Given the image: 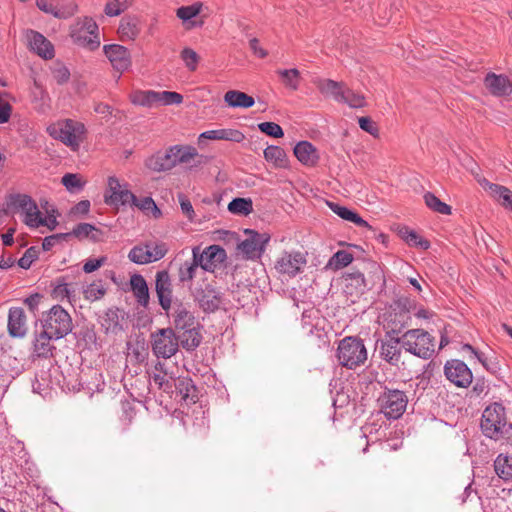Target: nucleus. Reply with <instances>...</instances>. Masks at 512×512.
Here are the masks:
<instances>
[{"mask_svg": "<svg viewBox=\"0 0 512 512\" xmlns=\"http://www.w3.org/2000/svg\"><path fill=\"white\" fill-rule=\"evenodd\" d=\"M172 330L175 331L181 347L186 351H194L202 342L201 325L194 313L183 302L175 303L173 307Z\"/></svg>", "mask_w": 512, "mask_h": 512, "instance_id": "nucleus-1", "label": "nucleus"}, {"mask_svg": "<svg viewBox=\"0 0 512 512\" xmlns=\"http://www.w3.org/2000/svg\"><path fill=\"white\" fill-rule=\"evenodd\" d=\"M198 156L197 149L190 145H173L158 151L145 160V167L153 172H166L177 164H187Z\"/></svg>", "mask_w": 512, "mask_h": 512, "instance_id": "nucleus-2", "label": "nucleus"}, {"mask_svg": "<svg viewBox=\"0 0 512 512\" xmlns=\"http://www.w3.org/2000/svg\"><path fill=\"white\" fill-rule=\"evenodd\" d=\"M480 426L486 437L495 441H512V423L507 422L505 407L500 403L495 402L485 408Z\"/></svg>", "mask_w": 512, "mask_h": 512, "instance_id": "nucleus-3", "label": "nucleus"}, {"mask_svg": "<svg viewBox=\"0 0 512 512\" xmlns=\"http://www.w3.org/2000/svg\"><path fill=\"white\" fill-rule=\"evenodd\" d=\"M403 349L421 359H430L435 353V338L424 329H410L402 334Z\"/></svg>", "mask_w": 512, "mask_h": 512, "instance_id": "nucleus-4", "label": "nucleus"}, {"mask_svg": "<svg viewBox=\"0 0 512 512\" xmlns=\"http://www.w3.org/2000/svg\"><path fill=\"white\" fill-rule=\"evenodd\" d=\"M337 359L343 367L355 369L367 360V351L358 337L348 336L339 342Z\"/></svg>", "mask_w": 512, "mask_h": 512, "instance_id": "nucleus-5", "label": "nucleus"}, {"mask_svg": "<svg viewBox=\"0 0 512 512\" xmlns=\"http://www.w3.org/2000/svg\"><path fill=\"white\" fill-rule=\"evenodd\" d=\"M224 234L237 242V249L242 252L245 259H259L265 251L266 245L270 241L268 233H259L253 229H245L244 234L247 238L239 240L237 233L224 231Z\"/></svg>", "mask_w": 512, "mask_h": 512, "instance_id": "nucleus-6", "label": "nucleus"}, {"mask_svg": "<svg viewBox=\"0 0 512 512\" xmlns=\"http://www.w3.org/2000/svg\"><path fill=\"white\" fill-rule=\"evenodd\" d=\"M412 306L413 302L408 297H400L390 304L389 310L384 314L385 326L389 329L387 336L398 335L409 324Z\"/></svg>", "mask_w": 512, "mask_h": 512, "instance_id": "nucleus-7", "label": "nucleus"}, {"mask_svg": "<svg viewBox=\"0 0 512 512\" xmlns=\"http://www.w3.org/2000/svg\"><path fill=\"white\" fill-rule=\"evenodd\" d=\"M50 136L60 140L73 151H77L84 140L86 128L83 123L66 119L62 123L48 127Z\"/></svg>", "mask_w": 512, "mask_h": 512, "instance_id": "nucleus-8", "label": "nucleus"}, {"mask_svg": "<svg viewBox=\"0 0 512 512\" xmlns=\"http://www.w3.org/2000/svg\"><path fill=\"white\" fill-rule=\"evenodd\" d=\"M42 327L54 339H61L72 331V318L60 305H54L48 312L43 314Z\"/></svg>", "mask_w": 512, "mask_h": 512, "instance_id": "nucleus-9", "label": "nucleus"}, {"mask_svg": "<svg viewBox=\"0 0 512 512\" xmlns=\"http://www.w3.org/2000/svg\"><path fill=\"white\" fill-rule=\"evenodd\" d=\"M153 354L157 358L169 359L176 355L181 346L172 328H160L150 335Z\"/></svg>", "mask_w": 512, "mask_h": 512, "instance_id": "nucleus-10", "label": "nucleus"}, {"mask_svg": "<svg viewBox=\"0 0 512 512\" xmlns=\"http://www.w3.org/2000/svg\"><path fill=\"white\" fill-rule=\"evenodd\" d=\"M380 411L387 419H399L406 410L408 404L407 395L398 389L385 388L378 398Z\"/></svg>", "mask_w": 512, "mask_h": 512, "instance_id": "nucleus-11", "label": "nucleus"}, {"mask_svg": "<svg viewBox=\"0 0 512 512\" xmlns=\"http://www.w3.org/2000/svg\"><path fill=\"white\" fill-rule=\"evenodd\" d=\"M191 295L199 308L205 313H213L222 304V296L216 288L206 280H202L194 288H191Z\"/></svg>", "mask_w": 512, "mask_h": 512, "instance_id": "nucleus-12", "label": "nucleus"}, {"mask_svg": "<svg viewBox=\"0 0 512 512\" xmlns=\"http://www.w3.org/2000/svg\"><path fill=\"white\" fill-rule=\"evenodd\" d=\"M306 264V254L300 251H284L275 261L274 269L281 275L293 278L302 272Z\"/></svg>", "mask_w": 512, "mask_h": 512, "instance_id": "nucleus-13", "label": "nucleus"}, {"mask_svg": "<svg viewBox=\"0 0 512 512\" xmlns=\"http://www.w3.org/2000/svg\"><path fill=\"white\" fill-rule=\"evenodd\" d=\"M192 253V259L198 266L209 272H213L217 264L224 262L227 257L226 251L219 245H211L202 252L199 247H194Z\"/></svg>", "mask_w": 512, "mask_h": 512, "instance_id": "nucleus-14", "label": "nucleus"}, {"mask_svg": "<svg viewBox=\"0 0 512 512\" xmlns=\"http://www.w3.org/2000/svg\"><path fill=\"white\" fill-rule=\"evenodd\" d=\"M446 378L457 387L467 388L473 380L471 369L461 360L452 359L444 366Z\"/></svg>", "mask_w": 512, "mask_h": 512, "instance_id": "nucleus-15", "label": "nucleus"}, {"mask_svg": "<svg viewBox=\"0 0 512 512\" xmlns=\"http://www.w3.org/2000/svg\"><path fill=\"white\" fill-rule=\"evenodd\" d=\"M483 83L487 91L495 97H507L512 93V80L505 74L489 72Z\"/></svg>", "mask_w": 512, "mask_h": 512, "instance_id": "nucleus-16", "label": "nucleus"}, {"mask_svg": "<svg viewBox=\"0 0 512 512\" xmlns=\"http://www.w3.org/2000/svg\"><path fill=\"white\" fill-rule=\"evenodd\" d=\"M155 290L161 308L168 312L172 306V283L169 272L161 270L156 273Z\"/></svg>", "mask_w": 512, "mask_h": 512, "instance_id": "nucleus-17", "label": "nucleus"}, {"mask_svg": "<svg viewBox=\"0 0 512 512\" xmlns=\"http://www.w3.org/2000/svg\"><path fill=\"white\" fill-rule=\"evenodd\" d=\"M106 57L115 70L122 73L131 65V55L129 50L119 44H109L103 47Z\"/></svg>", "mask_w": 512, "mask_h": 512, "instance_id": "nucleus-18", "label": "nucleus"}, {"mask_svg": "<svg viewBox=\"0 0 512 512\" xmlns=\"http://www.w3.org/2000/svg\"><path fill=\"white\" fill-rule=\"evenodd\" d=\"M108 190L110 194L106 193L104 196V201L108 205H125L137 201V197L131 191L121 190L119 180L114 176L108 178Z\"/></svg>", "mask_w": 512, "mask_h": 512, "instance_id": "nucleus-19", "label": "nucleus"}, {"mask_svg": "<svg viewBox=\"0 0 512 512\" xmlns=\"http://www.w3.org/2000/svg\"><path fill=\"white\" fill-rule=\"evenodd\" d=\"M29 47L43 59H52L55 55L53 44L41 33L28 30L26 33Z\"/></svg>", "mask_w": 512, "mask_h": 512, "instance_id": "nucleus-20", "label": "nucleus"}, {"mask_svg": "<svg viewBox=\"0 0 512 512\" xmlns=\"http://www.w3.org/2000/svg\"><path fill=\"white\" fill-rule=\"evenodd\" d=\"M383 340L380 345V355L390 365L397 366L401 360L402 340L400 337H391Z\"/></svg>", "mask_w": 512, "mask_h": 512, "instance_id": "nucleus-21", "label": "nucleus"}, {"mask_svg": "<svg viewBox=\"0 0 512 512\" xmlns=\"http://www.w3.org/2000/svg\"><path fill=\"white\" fill-rule=\"evenodd\" d=\"M295 157L305 166L314 167L319 161L316 147L309 141H300L294 147Z\"/></svg>", "mask_w": 512, "mask_h": 512, "instance_id": "nucleus-22", "label": "nucleus"}, {"mask_svg": "<svg viewBox=\"0 0 512 512\" xmlns=\"http://www.w3.org/2000/svg\"><path fill=\"white\" fill-rule=\"evenodd\" d=\"M26 317L24 310L13 307L9 310L8 332L12 337H23L26 333Z\"/></svg>", "mask_w": 512, "mask_h": 512, "instance_id": "nucleus-23", "label": "nucleus"}, {"mask_svg": "<svg viewBox=\"0 0 512 512\" xmlns=\"http://www.w3.org/2000/svg\"><path fill=\"white\" fill-rule=\"evenodd\" d=\"M176 392L181 396V399L188 403H196L198 401V390L189 377H179L173 384Z\"/></svg>", "mask_w": 512, "mask_h": 512, "instance_id": "nucleus-24", "label": "nucleus"}, {"mask_svg": "<svg viewBox=\"0 0 512 512\" xmlns=\"http://www.w3.org/2000/svg\"><path fill=\"white\" fill-rule=\"evenodd\" d=\"M364 281L367 291L379 287H385V275L381 266L375 261L367 263V274H364Z\"/></svg>", "mask_w": 512, "mask_h": 512, "instance_id": "nucleus-25", "label": "nucleus"}, {"mask_svg": "<svg viewBox=\"0 0 512 512\" xmlns=\"http://www.w3.org/2000/svg\"><path fill=\"white\" fill-rule=\"evenodd\" d=\"M329 208L335 213L337 214L340 218H342L343 220H346V221H349V222H352L354 223L356 226H359V227H365L371 231H375L373 229V227L371 225L368 224L367 221H365L358 213H356L355 211L345 207V206H342L338 203H335V202H328L327 203Z\"/></svg>", "mask_w": 512, "mask_h": 512, "instance_id": "nucleus-26", "label": "nucleus"}, {"mask_svg": "<svg viewBox=\"0 0 512 512\" xmlns=\"http://www.w3.org/2000/svg\"><path fill=\"white\" fill-rule=\"evenodd\" d=\"M130 286L139 305L147 307L149 304V289L146 280L141 274H133L130 278Z\"/></svg>", "mask_w": 512, "mask_h": 512, "instance_id": "nucleus-27", "label": "nucleus"}, {"mask_svg": "<svg viewBox=\"0 0 512 512\" xmlns=\"http://www.w3.org/2000/svg\"><path fill=\"white\" fill-rule=\"evenodd\" d=\"M345 292L351 296L363 295L367 289L364 281V273L354 271L344 276Z\"/></svg>", "mask_w": 512, "mask_h": 512, "instance_id": "nucleus-28", "label": "nucleus"}, {"mask_svg": "<svg viewBox=\"0 0 512 512\" xmlns=\"http://www.w3.org/2000/svg\"><path fill=\"white\" fill-rule=\"evenodd\" d=\"M318 90L326 97H332L340 102L343 98L344 84L331 79H322L316 82Z\"/></svg>", "mask_w": 512, "mask_h": 512, "instance_id": "nucleus-29", "label": "nucleus"}, {"mask_svg": "<svg viewBox=\"0 0 512 512\" xmlns=\"http://www.w3.org/2000/svg\"><path fill=\"white\" fill-rule=\"evenodd\" d=\"M139 21L135 17L126 16L120 21L118 33L122 40H134L140 33Z\"/></svg>", "mask_w": 512, "mask_h": 512, "instance_id": "nucleus-30", "label": "nucleus"}, {"mask_svg": "<svg viewBox=\"0 0 512 512\" xmlns=\"http://www.w3.org/2000/svg\"><path fill=\"white\" fill-rule=\"evenodd\" d=\"M224 101L228 104V106L234 108H250L255 103V100L252 96L238 90L227 91L224 95Z\"/></svg>", "mask_w": 512, "mask_h": 512, "instance_id": "nucleus-31", "label": "nucleus"}, {"mask_svg": "<svg viewBox=\"0 0 512 512\" xmlns=\"http://www.w3.org/2000/svg\"><path fill=\"white\" fill-rule=\"evenodd\" d=\"M264 158L277 168H286L288 159L286 152L280 146L270 145L264 149Z\"/></svg>", "mask_w": 512, "mask_h": 512, "instance_id": "nucleus-32", "label": "nucleus"}, {"mask_svg": "<svg viewBox=\"0 0 512 512\" xmlns=\"http://www.w3.org/2000/svg\"><path fill=\"white\" fill-rule=\"evenodd\" d=\"M71 235L79 240L90 238L93 241H98L102 231L90 223H79L73 228Z\"/></svg>", "mask_w": 512, "mask_h": 512, "instance_id": "nucleus-33", "label": "nucleus"}, {"mask_svg": "<svg viewBox=\"0 0 512 512\" xmlns=\"http://www.w3.org/2000/svg\"><path fill=\"white\" fill-rule=\"evenodd\" d=\"M130 101L134 105L143 107H153L157 105V91L154 90H135L130 94Z\"/></svg>", "mask_w": 512, "mask_h": 512, "instance_id": "nucleus-34", "label": "nucleus"}, {"mask_svg": "<svg viewBox=\"0 0 512 512\" xmlns=\"http://www.w3.org/2000/svg\"><path fill=\"white\" fill-rule=\"evenodd\" d=\"M51 339H54V337L49 333H46L44 329L36 337L34 342V352L38 357L47 358L52 355V349L54 347L50 344Z\"/></svg>", "mask_w": 512, "mask_h": 512, "instance_id": "nucleus-35", "label": "nucleus"}, {"mask_svg": "<svg viewBox=\"0 0 512 512\" xmlns=\"http://www.w3.org/2000/svg\"><path fill=\"white\" fill-rule=\"evenodd\" d=\"M494 469L496 474L504 479H512V456L500 454L494 461Z\"/></svg>", "mask_w": 512, "mask_h": 512, "instance_id": "nucleus-36", "label": "nucleus"}, {"mask_svg": "<svg viewBox=\"0 0 512 512\" xmlns=\"http://www.w3.org/2000/svg\"><path fill=\"white\" fill-rule=\"evenodd\" d=\"M78 11V5L72 0H56L54 17L68 19Z\"/></svg>", "mask_w": 512, "mask_h": 512, "instance_id": "nucleus-37", "label": "nucleus"}, {"mask_svg": "<svg viewBox=\"0 0 512 512\" xmlns=\"http://www.w3.org/2000/svg\"><path fill=\"white\" fill-rule=\"evenodd\" d=\"M78 31L81 34L99 35V28L96 21L92 17L85 16L78 18L71 27L70 32Z\"/></svg>", "mask_w": 512, "mask_h": 512, "instance_id": "nucleus-38", "label": "nucleus"}, {"mask_svg": "<svg viewBox=\"0 0 512 512\" xmlns=\"http://www.w3.org/2000/svg\"><path fill=\"white\" fill-rule=\"evenodd\" d=\"M128 258L133 263L140 265L153 262L152 251L149 249L148 245H137L133 247L128 254Z\"/></svg>", "mask_w": 512, "mask_h": 512, "instance_id": "nucleus-39", "label": "nucleus"}, {"mask_svg": "<svg viewBox=\"0 0 512 512\" xmlns=\"http://www.w3.org/2000/svg\"><path fill=\"white\" fill-rule=\"evenodd\" d=\"M73 42L79 46L85 47L90 51H94L100 46L99 35L81 34L78 31L70 32Z\"/></svg>", "mask_w": 512, "mask_h": 512, "instance_id": "nucleus-40", "label": "nucleus"}, {"mask_svg": "<svg viewBox=\"0 0 512 512\" xmlns=\"http://www.w3.org/2000/svg\"><path fill=\"white\" fill-rule=\"evenodd\" d=\"M121 320H123L122 311L118 308H110L105 313L103 325L107 331L116 333L122 329Z\"/></svg>", "mask_w": 512, "mask_h": 512, "instance_id": "nucleus-41", "label": "nucleus"}, {"mask_svg": "<svg viewBox=\"0 0 512 512\" xmlns=\"http://www.w3.org/2000/svg\"><path fill=\"white\" fill-rule=\"evenodd\" d=\"M228 210L232 214L247 216L253 211V202L250 198H234L228 204Z\"/></svg>", "mask_w": 512, "mask_h": 512, "instance_id": "nucleus-42", "label": "nucleus"}, {"mask_svg": "<svg viewBox=\"0 0 512 512\" xmlns=\"http://www.w3.org/2000/svg\"><path fill=\"white\" fill-rule=\"evenodd\" d=\"M424 201L428 208L443 215H450L452 213V208L448 204L442 202L435 194L432 192H426L424 194Z\"/></svg>", "mask_w": 512, "mask_h": 512, "instance_id": "nucleus-43", "label": "nucleus"}, {"mask_svg": "<svg viewBox=\"0 0 512 512\" xmlns=\"http://www.w3.org/2000/svg\"><path fill=\"white\" fill-rule=\"evenodd\" d=\"M133 0H108L104 7V13L109 17L118 16L127 10Z\"/></svg>", "mask_w": 512, "mask_h": 512, "instance_id": "nucleus-44", "label": "nucleus"}, {"mask_svg": "<svg viewBox=\"0 0 512 512\" xmlns=\"http://www.w3.org/2000/svg\"><path fill=\"white\" fill-rule=\"evenodd\" d=\"M353 261V255L345 250L337 251L329 260L328 267L334 270L342 269Z\"/></svg>", "mask_w": 512, "mask_h": 512, "instance_id": "nucleus-45", "label": "nucleus"}, {"mask_svg": "<svg viewBox=\"0 0 512 512\" xmlns=\"http://www.w3.org/2000/svg\"><path fill=\"white\" fill-rule=\"evenodd\" d=\"M198 267L199 266L197 262L193 259L190 261H185L183 264H181L178 270L179 282L185 283L192 281L196 275Z\"/></svg>", "mask_w": 512, "mask_h": 512, "instance_id": "nucleus-46", "label": "nucleus"}, {"mask_svg": "<svg viewBox=\"0 0 512 512\" xmlns=\"http://www.w3.org/2000/svg\"><path fill=\"white\" fill-rule=\"evenodd\" d=\"M278 75L282 78L285 86L292 90H297L299 86L300 72L296 68L283 69L277 71Z\"/></svg>", "mask_w": 512, "mask_h": 512, "instance_id": "nucleus-47", "label": "nucleus"}, {"mask_svg": "<svg viewBox=\"0 0 512 512\" xmlns=\"http://www.w3.org/2000/svg\"><path fill=\"white\" fill-rule=\"evenodd\" d=\"M83 293L85 299L90 301H96L105 295L106 289L103 285L102 280H97L89 284Z\"/></svg>", "mask_w": 512, "mask_h": 512, "instance_id": "nucleus-48", "label": "nucleus"}, {"mask_svg": "<svg viewBox=\"0 0 512 512\" xmlns=\"http://www.w3.org/2000/svg\"><path fill=\"white\" fill-rule=\"evenodd\" d=\"M61 183L69 192H76L83 189L85 182L81 179L78 174L67 173L62 179Z\"/></svg>", "mask_w": 512, "mask_h": 512, "instance_id": "nucleus-49", "label": "nucleus"}, {"mask_svg": "<svg viewBox=\"0 0 512 512\" xmlns=\"http://www.w3.org/2000/svg\"><path fill=\"white\" fill-rule=\"evenodd\" d=\"M10 203L16 208H21L25 211L36 209V203L33 199L26 194H16L11 196Z\"/></svg>", "mask_w": 512, "mask_h": 512, "instance_id": "nucleus-50", "label": "nucleus"}, {"mask_svg": "<svg viewBox=\"0 0 512 512\" xmlns=\"http://www.w3.org/2000/svg\"><path fill=\"white\" fill-rule=\"evenodd\" d=\"M183 102V96L173 91H157V105H179Z\"/></svg>", "mask_w": 512, "mask_h": 512, "instance_id": "nucleus-51", "label": "nucleus"}, {"mask_svg": "<svg viewBox=\"0 0 512 512\" xmlns=\"http://www.w3.org/2000/svg\"><path fill=\"white\" fill-rule=\"evenodd\" d=\"M341 102L348 104L352 108H362L366 104L365 97L362 94L356 93L348 88L344 90Z\"/></svg>", "mask_w": 512, "mask_h": 512, "instance_id": "nucleus-52", "label": "nucleus"}, {"mask_svg": "<svg viewBox=\"0 0 512 512\" xmlns=\"http://www.w3.org/2000/svg\"><path fill=\"white\" fill-rule=\"evenodd\" d=\"M347 12L367 14L371 9V0H343Z\"/></svg>", "mask_w": 512, "mask_h": 512, "instance_id": "nucleus-53", "label": "nucleus"}, {"mask_svg": "<svg viewBox=\"0 0 512 512\" xmlns=\"http://www.w3.org/2000/svg\"><path fill=\"white\" fill-rule=\"evenodd\" d=\"M202 9V3L196 2L189 6H182L177 9L176 15L178 18H180L183 21L190 20L194 17H196Z\"/></svg>", "mask_w": 512, "mask_h": 512, "instance_id": "nucleus-54", "label": "nucleus"}, {"mask_svg": "<svg viewBox=\"0 0 512 512\" xmlns=\"http://www.w3.org/2000/svg\"><path fill=\"white\" fill-rule=\"evenodd\" d=\"M180 57L189 71L193 72L197 69L200 57L193 49L188 47L184 48L180 53Z\"/></svg>", "mask_w": 512, "mask_h": 512, "instance_id": "nucleus-55", "label": "nucleus"}, {"mask_svg": "<svg viewBox=\"0 0 512 512\" xmlns=\"http://www.w3.org/2000/svg\"><path fill=\"white\" fill-rule=\"evenodd\" d=\"M258 129L273 138H281L284 135L281 126L275 122H262L258 124Z\"/></svg>", "mask_w": 512, "mask_h": 512, "instance_id": "nucleus-56", "label": "nucleus"}, {"mask_svg": "<svg viewBox=\"0 0 512 512\" xmlns=\"http://www.w3.org/2000/svg\"><path fill=\"white\" fill-rule=\"evenodd\" d=\"M39 249L36 246L28 248L23 256L18 260V265L23 269H29L32 263L38 259Z\"/></svg>", "mask_w": 512, "mask_h": 512, "instance_id": "nucleus-57", "label": "nucleus"}, {"mask_svg": "<svg viewBox=\"0 0 512 512\" xmlns=\"http://www.w3.org/2000/svg\"><path fill=\"white\" fill-rule=\"evenodd\" d=\"M24 221L31 228H38L41 225L46 224V218H43L41 216V212L38 210L37 207H36V209L28 210L25 213Z\"/></svg>", "mask_w": 512, "mask_h": 512, "instance_id": "nucleus-58", "label": "nucleus"}, {"mask_svg": "<svg viewBox=\"0 0 512 512\" xmlns=\"http://www.w3.org/2000/svg\"><path fill=\"white\" fill-rule=\"evenodd\" d=\"M53 78L56 80L57 84L63 85L67 83L70 79V71L69 69L61 64L56 63L52 69Z\"/></svg>", "mask_w": 512, "mask_h": 512, "instance_id": "nucleus-59", "label": "nucleus"}, {"mask_svg": "<svg viewBox=\"0 0 512 512\" xmlns=\"http://www.w3.org/2000/svg\"><path fill=\"white\" fill-rule=\"evenodd\" d=\"M359 126L362 130L369 133L375 138L379 137V128L370 117H360L358 119Z\"/></svg>", "mask_w": 512, "mask_h": 512, "instance_id": "nucleus-60", "label": "nucleus"}, {"mask_svg": "<svg viewBox=\"0 0 512 512\" xmlns=\"http://www.w3.org/2000/svg\"><path fill=\"white\" fill-rule=\"evenodd\" d=\"M178 200L180 203L182 213L188 218L189 221H193L195 217V212L191 201L188 199L186 195L182 193L178 194Z\"/></svg>", "mask_w": 512, "mask_h": 512, "instance_id": "nucleus-61", "label": "nucleus"}, {"mask_svg": "<svg viewBox=\"0 0 512 512\" xmlns=\"http://www.w3.org/2000/svg\"><path fill=\"white\" fill-rule=\"evenodd\" d=\"M406 243L413 247H420L423 250H427L430 248V242L426 239L421 238L415 231H411L408 234V238Z\"/></svg>", "mask_w": 512, "mask_h": 512, "instance_id": "nucleus-62", "label": "nucleus"}, {"mask_svg": "<svg viewBox=\"0 0 512 512\" xmlns=\"http://www.w3.org/2000/svg\"><path fill=\"white\" fill-rule=\"evenodd\" d=\"M152 378L159 389H162L164 392H170L172 390L174 383H172L171 380L167 379L166 372H164L163 374L154 373Z\"/></svg>", "mask_w": 512, "mask_h": 512, "instance_id": "nucleus-63", "label": "nucleus"}, {"mask_svg": "<svg viewBox=\"0 0 512 512\" xmlns=\"http://www.w3.org/2000/svg\"><path fill=\"white\" fill-rule=\"evenodd\" d=\"M245 139V135L237 129H222V140L240 143Z\"/></svg>", "mask_w": 512, "mask_h": 512, "instance_id": "nucleus-64", "label": "nucleus"}]
</instances>
